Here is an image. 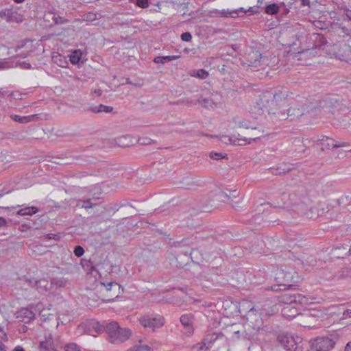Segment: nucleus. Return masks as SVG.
<instances>
[{
  "instance_id": "obj_1",
  "label": "nucleus",
  "mask_w": 351,
  "mask_h": 351,
  "mask_svg": "<svg viewBox=\"0 0 351 351\" xmlns=\"http://www.w3.org/2000/svg\"><path fill=\"white\" fill-rule=\"evenodd\" d=\"M280 101H282L283 105L286 104L287 103L286 97L281 96L280 93H276L270 101L261 98L257 105L263 113L267 112L275 120H285L289 117L298 118L313 110L317 106L316 102L305 97L298 95L291 103V106L286 113L280 109H274V107Z\"/></svg>"
},
{
  "instance_id": "obj_2",
  "label": "nucleus",
  "mask_w": 351,
  "mask_h": 351,
  "mask_svg": "<svg viewBox=\"0 0 351 351\" xmlns=\"http://www.w3.org/2000/svg\"><path fill=\"white\" fill-rule=\"evenodd\" d=\"M311 204L307 190L302 187L291 194L282 193L278 197L275 207L289 209L293 214L300 216Z\"/></svg>"
},
{
  "instance_id": "obj_3",
  "label": "nucleus",
  "mask_w": 351,
  "mask_h": 351,
  "mask_svg": "<svg viewBox=\"0 0 351 351\" xmlns=\"http://www.w3.org/2000/svg\"><path fill=\"white\" fill-rule=\"evenodd\" d=\"M262 313L258 307H252L246 313L245 336L249 339H254L258 334L263 330Z\"/></svg>"
},
{
  "instance_id": "obj_4",
  "label": "nucleus",
  "mask_w": 351,
  "mask_h": 351,
  "mask_svg": "<svg viewBox=\"0 0 351 351\" xmlns=\"http://www.w3.org/2000/svg\"><path fill=\"white\" fill-rule=\"evenodd\" d=\"M106 331L108 340L113 344H121L126 341L132 335V331L128 328H121L119 323L112 321L106 326Z\"/></svg>"
},
{
  "instance_id": "obj_5",
  "label": "nucleus",
  "mask_w": 351,
  "mask_h": 351,
  "mask_svg": "<svg viewBox=\"0 0 351 351\" xmlns=\"http://www.w3.org/2000/svg\"><path fill=\"white\" fill-rule=\"evenodd\" d=\"M138 321L141 326L152 332H154L156 329L162 327L165 323V319L162 315H156L155 317L144 315L141 317Z\"/></svg>"
},
{
  "instance_id": "obj_6",
  "label": "nucleus",
  "mask_w": 351,
  "mask_h": 351,
  "mask_svg": "<svg viewBox=\"0 0 351 351\" xmlns=\"http://www.w3.org/2000/svg\"><path fill=\"white\" fill-rule=\"evenodd\" d=\"M278 298L280 302L287 306L291 304H307L309 301L308 298L300 293H284Z\"/></svg>"
},
{
  "instance_id": "obj_7",
  "label": "nucleus",
  "mask_w": 351,
  "mask_h": 351,
  "mask_svg": "<svg viewBox=\"0 0 351 351\" xmlns=\"http://www.w3.org/2000/svg\"><path fill=\"white\" fill-rule=\"evenodd\" d=\"M183 329L182 334L186 337H191L194 333L195 316L191 313L182 314L180 317Z\"/></svg>"
},
{
  "instance_id": "obj_8",
  "label": "nucleus",
  "mask_w": 351,
  "mask_h": 351,
  "mask_svg": "<svg viewBox=\"0 0 351 351\" xmlns=\"http://www.w3.org/2000/svg\"><path fill=\"white\" fill-rule=\"evenodd\" d=\"M276 279L279 284L277 286L271 287L270 289H267V290L271 289L277 291L279 289L278 287L280 286H282L285 288L286 287H288L289 288L293 287V285L291 284V282H293V275L291 272H287L282 270L279 271L276 274Z\"/></svg>"
},
{
  "instance_id": "obj_9",
  "label": "nucleus",
  "mask_w": 351,
  "mask_h": 351,
  "mask_svg": "<svg viewBox=\"0 0 351 351\" xmlns=\"http://www.w3.org/2000/svg\"><path fill=\"white\" fill-rule=\"evenodd\" d=\"M335 345L334 341L327 337H317L312 343L311 348L315 351H329Z\"/></svg>"
},
{
  "instance_id": "obj_10",
  "label": "nucleus",
  "mask_w": 351,
  "mask_h": 351,
  "mask_svg": "<svg viewBox=\"0 0 351 351\" xmlns=\"http://www.w3.org/2000/svg\"><path fill=\"white\" fill-rule=\"evenodd\" d=\"M101 285L104 287L105 291L108 293L107 300L113 301L114 298H117L121 293V286L119 284L115 282H101Z\"/></svg>"
},
{
  "instance_id": "obj_11",
  "label": "nucleus",
  "mask_w": 351,
  "mask_h": 351,
  "mask_svg": "<svg viewBox=\"0 0 351 351\" xmlns=\"http://www.w3.org/2000/svg\"><path fill=\"white\" fill-rule=\"evenodd\" d=\"M239 192L237 190L231 191L229 192V194H227L225 192H220L219 193V196L221 198V201H228L232 207L237 208L239 207V204L241 202L242 198L239 197Z\"/></svg>"
},
{
  "instance_id": "obj_12",
  "label": "nucleus",
  "mask_w": 351,
  "mask_h": 351,
  "mask_svg": "<svg viewBox=\"0 0 351 351\" xmlns=\"http://www.w3.org/2000/svg\"><path fill=\"white\" fill-rule=\"evenodd\" d=\"M313 142L316 143L319 145H321L322 150L346 146V143H335L334 139L325 136H322V138L313 139Z\"/></svg>"
},
{
  "instance_id": "obj_13",
  "label": "nucleus",
  "mask_w": 351,
  "mask_h": 351,
  "mask_svg": "<svg viewBox=\"0 0 351 351\" xmlns=\"http://www.w3.org/2000/svg\"><path fill=\"white\" fill-rule=\"evenodd\" d=\"M309 40L313 43V45L311 47V49H313L323 47V49L326 51L329 50L328 49L329 45H327V40L322 34L313 33L310 35Z\"/></svg>"
},
{
  "instance_id": "obj_14",
  "label": "nucleus",
  "mask_w": 351,
  "mask_h": 351,
  "mask_svg": "<svg viewBox=\"0 0 351 351\" xmlns=\"http://www.w3.org/2000/svg\"><path fill=\"white\" fill-rule=\"evenodd\" d=\"M34 313L28 308H22L16 313V318L21 322L29 323L34 318Z\"/></svg>"
},
{
  "instance_id": "obj_15",
  "label": "nucleus",
  "mask_w": 351,
  "mask_h": 351,
  "mask_svg": "<svg viewBox=\"0 0 351 351\" xmlns=\"http://www.w3.org/2000/svg\"><path fill=\"white\" fill-rule=\"evenodd\" d=\"M226 335L232 340H237L241 337V326L234 324L226 328L225 330Z\"/></svg>"
},
{
  "instance_id": "obj_16",
  "label": "nucleus",
  "mask_w": 351,
  "mask_h": 351,
  "mask_svg": "<svg viewBox=\"0 0 351 351\" xmlns=\"http://www.w3.org/2000/svg\"><path fill=\"white\" fill-rule=\"evenodd\" d=\"M225 140H228L231 144L235 145H245L246 144H250L252 141H254L256 140V138H241L240 136V134H238V136L236 137L235 136H225Z\"/></svg>"
},
{
  "instance_id": "obj_17",
  "label": "nucleus",
  "mask_w": 351,
  "mask_h": 351,
  "mask_svg": "<svg viewBox=\"0 0 351 351\" xmlns=\"http://www.w3.org/2000/svg\"><path fill=\"white\" fill-rule=\"evenodd\" d=\"M36 290L43 294L49 292L51 289V283L45 278H41L34 282Z\"/></svg>"
},
{
  "instance_id": "obj_18",
  "label": "nucleus",
  "mask_w": 351,
  "mask_h": 351,
  "mask_svg": "<svg viewBox=\"0 0 351 351\" xmlns=\"http://www.w3.org/2000/svg\"><path fill=\"white\" fill-rule=\"evenodd\" d=\"M40 351H58L53 346V339L51 335L46 337L45 341H41L39 344Z\"/></svg>"
},
{
  "instance_id": "obj_19",
  "label": "nucleus",
  "mask_w": 351,
  "mask_h": 351,
  "mask_svg": "<svg viewBox=\"0 0 351 351\" xmlns=\"http://www.w3.org/2000/svg\"><path fill=\"white\" fill-rule=\"evenodd\" d=\"M319 212L317 208L312 206V204L309 207H306L304 213H302L300 216H303L306 219H315L319 217Z\"/></svg>"
},
{
  "instance_id": "obj_20",
  "label": "nucleus",
  "mask_w": 351,
  "mask_h": 351,
  "mask_svg": "<svg viewBox=\"0 0 351 351\" xmlns=\"http://www.w3.org/2000/svg\"><path fill=\"white\" fill-rule=\"evenodd\" d=\"M216 338L214 339H208V338L205 339L202 343L195 344L191 347L192 350L193 351H207L208 350L211 346L213 341H215Z\"/></svg>"
},
{
  "instance_id": "obj_21",
  "label": "nucleus",
  "mask_w": 351,
  "mask_h": 351,
  "mask_svg": "<svg viewBox=\"0 0 351 351\" xmlns=\"http://www.w3.org/2000/svg\"><path fill=\"white\" fill-rule=\"evenodd\" d=\"M248 63L247 65L249 66H254L256 67L260 64L261 54L257 51H252V53L248 54Z\"/></svg>"
},
{
  "instance_id": "obj_22",
  "label": "nucleus",
  "mask_w": 351,
  "mask_h": 351,
  "mask_svg": "<svg viewBox=\"0 0 351 351\" xmlns=\"http://www.w3.org/2000/svg\"><path fill=\"white\" fill-rule=\"evenodd\" d=\"M240 12L242 13L241 16H243L246 13V11L243 8H240L239 9H236L232 11H229V10H223L220 12V14H221V16H226V17L230 16L232 18H236V17H238L240 16L239 15Z\"/></svg>"
},
{
  "instance_id": "obj_23",
  "label": "nucleus",
  "mask_w": 351,
  "mask_h": 351,
  "mask_svg": "<svg viewBox=\"0 0 351 351\" xmlns=\"http://www.w3.org/2000/svg\"><path fill=\"white\" fill-rule=\"evenodd\" d=\"M292 351H307V342L304 341L302 337L296 336L295 343H294Z\"/></svg>"
},
{
  "instance_id": "obj_24",
  "label": "nucleus",
  "mask_w": 351,
  "mask_h": 351,
  "mask_svg": "<svg viewBox=\"0 0 351 351\" xmlns=\"http://www.w3.org/2000/svg\"><path fill=\"white\" fill-rule=\"evenodd\" d=\"M298 311L295 308H292L290 305L285 306L282 309V315L287 319H293L298 315Z\"/></svg>"
},
{
  "instance_id": "obj_25",
  "label": "nucleus",
  "mask_w": 351,
  "mask_h": 351,
  "mask_svg": "<svg viewBox=\"0 0 351 351\" xmlns=\"http://www.w3.org/2000/svg\"><path fill=\"white\" fill-rule=\"evenodd\" d=\"M116 143L121 147H128L132 144V137L129 135L123 136L116 139Z\"/></svg>"
},
{
  "instance_id": "obj_26",
  "label": "nucleus",
  "mask_w": 351,
  "mask_h": 351,
  "mask_svg": "<svg viewBox=\"0 0 351 351\" xmlns=\"http://www.w3.org/2000/svg\"><path fill=\"white\" fill-rule=\"evenodd\" d=\"M52 60L54 63L57 64L59 66L65 68L68 65V62L66 58L58 53H55L52 56Z\"/></svg>"
},
{
  "instance_id": "obj_27",
  "label": "nucleus",
  "mask_w": 351,
  "mask_h": 351,
  "mask_svg": "<svg viewBox=\"0 0 351 351\" xmlns=\"http://www.w3.org/2000/svg\"><path fill=\"white\" fill-rule=\"evenodd\" d=\"M36 117V114L29 115V116H20V115L15 114V115H12L11 118L14 121L19 122L20 123H27L33 121L35 119Z\"/></svg>"
},
{
  "instance_id": "obj_28",
  "label": "nucleus",
  "mask_w": 351,
  "mask_h": 351,
  "mask_svg": "<svg viewBox=\"0 0 351 351\" xmlns=\"http://www.w3.org/2000/svg\"><path fill=\"white\" fill-rule=\"evenodd\" d=\"M38 210V208L36 206H28L19 210L16 212V215L21 216L33 215L37 213Z\"/></svg>"
},
{
  "instance_id": "obj_29",
  "label": "nucleus",
  "mask_w": 351,
  "mask_h": 351,
  "mask_svg": "<svg viewBox=\"0 0 351 351\" xmlns=\"http://www.w3.org/2000/svg\"><path fill=\"white\" fill-rule=\"evenodd\" d=\"M178 58V56H157L154 59V62L156 64H164L176 60Z\"/></svg>"
},
{
  "instance_id": "obj_30",
  "label": "nucleus",
  "mask_w": 351,
  "mask_h": 351,
  "mask_svg": "<svg viewBox=\"0 0 351 351\" xmlns=\"http://www.w3.org/2000/svg\"><path fill=\"white\" fill-rule=\"evenodd\" d=\"M197 103L204 108H213L216 104L213 101L208 98L200 97L197 99Z\"/></svg>"
},
{
  "instance_id": "obj_31",
  "label": "nucleus",
  "mask_w": 351,
  "mask_h": 351,
  "mask_svg": "<svg viewBox=\"0 0 351 351\" xmlns=\"http://www.w3.org/2000/svg\"><path fill=\"white\" fill-rule=\"evenodd\" d=\"M82 58V52L80 50L73 51L69 56L70 62L73 64H77L80 62Z\"/></svg>"
},
{
  "instance_id": "obj_32",
  "label": "nucleus",
  "mask_w": 351,
  "mask_h": 351,
  "mask_svg": "<svg viewBox=\"0 0 351 351\" xmlns=\"http://www.w3.org/2000/svg\"><path fill=\"white\" fill-rule=\"evenodd\" d=\"M290 334L288 333H282L279 334L277 337L278 341L280 343V344L286 349V345L289 344V337H290Z\"/></svg>"
},
{
  "instance_id": "obj_33",
  "label": "nucleus",
  "mask_w": 351,
  "mask_h": 351,
  "mask_svg": "<svg viewBox=\"0 0 351 351\" xmlns=\"http://www.w3.org/2000/svg\"><path fill=\"white\" fill-rule=\"evenodd\" d=\"M112 110H113L112 107L107 106H105L103 104H100L99 106L91 109V110L93 112H96V113L101 112H110L112 111Z\"/></svg>"
},
{
  "instance_id": "obj_34",
  "label": "nucleus",
  "mask_w": 351,
  "mask_h": 351,
  "mask_svg": "<svg viewBox=\"0 0 351 351\" xmlns=\"http://www.w3.org/2000/svg\"><path fill=\"white\" fill-rule=\"evenodd\" d=\"M279 10V7L276 3H271L265 7V12L268 14H275L278 13Z\"/></svg>"
},
{
  "instance_id": "obj_35",
  "label": "nucleus",
  "mask_w": 351,
  "mask_h": 351,
  "mask_svg": "<svg viewBox=\"0 0 351 351\" xmlns=\"http://www.w3.org/2000/svg\"><path fill=\"white\" fill-rule=\"evenodd\" d=\"M13 15L14 12L11 10L2 11L0 12V17L5 19L8 23L13 21Z\"/></svg>"
},
{
  "instance_id": "obj_36",
  "label": "nucleus",
  "mask_w": 351,
  "mask_h": 351,
  "mask_svg": "<svg viewBox=\"0 0 351 351\" xmlns=\"http://www.w3.org/2000/svg\"><path fill=\"white\" fill-rule=\"evenodd\" d=\"M332 47L334 48V50L332 53H330V54L335 56L336 57H339L341 60H344L343 58V55L339 51H337V49H339V48H341V47H343V49L346 48L347 47L346 45H343V46H341L340 44L336 43V44L333 45Z\"/></svg>"
},
{
  "instance_id": "obj_37",
  "label": "nucleus",
  "mask_w": 351,
  "mask_h": 351,
  "mask_svg": "<svg viewBox=\"0 0 351 351\" xmlns=\"http://www.w3.org/2000/svg\"><path fill=\"white\" fill-rule=\"evenodd\" d=\"M343 250L345 252L342 254L338 255L339 258H344L348 257V256L351 255V245H342L341 247H339L337 249V250Z\"/></svg>"
},
{
  "instance_id": "obj_38",
  "label": "nucleus",
  "mask_w": 351,
  "mask_h": 351,
  "mask_svg": "<svg viewBox=\"0 0 351 351\" xmlns=\"http://www.w3.org/2000/svg\"><path fill=\"white\" fill-rule=\"evenodd\" d=\"M234 122L235 123V125L237 126L238 128H246V129L251 128L250 124L245 121L234 119ZM252 128L256 129V128H254V127H252Z\"/></svg>"
},
{
  "instance_id": "obj_39",
  "label": "nucleus",
  "mask_w": 351,
  "mask_h": 351,
  "mask_svg": "<svg viewBox=\"0 0 351 351\" xmlns=\"http://www.w3.org/2000/svg\"><path fill=\"white\" fill-rule=\"evenodd\" d=\"M129 351H152L151 348L147 345L138 344L134 346Z\"/></svg>"
},
{
  "instance_id": "obj_40",
  "label": "nucleus",
  "mask_w": 351,
  "mask_h": 351,
  "mask_svg": "<svg viewBox=\"0 0 351 351\" xmlns=\"http://www.w3.org/2000/svg\"><path fill=\"white\" fill-rule=\"evenodd\" d=\"M208 73L204 69H199L197 71H194V73L192 76L197 77L199 79H205L208 77Z\"/></svg>"
},
{
  "instance_id": "obj_41",
  "label": "nucleus",
  "mask_w": 351,
  "mask_h": 351,
  "mask_svg": "<svg viewBox=\"0 0 351 351\" xmlns=\"http://www.w3.org/2000/svg\"><path fill=\"white\" fill-rule=\"evenodd\" d=\"M65 351H81L80 347L75 343H70L65 346Z\"/></svg>"
},
{
  "instance_id": "obj_42",
  "label": "nucleus",
  "mask_w": 351,
  "mask_h": 351,
  "mask_svg": "<svg viewBox=\"0 0 351 351\" xmlns=\"http://www.w3.org/2000/svg\"><path fill=\"white\" fill-rule=\"evenodd\" d=\"M289 344L288 345H286V350H289V351H292L293 350V348L294 346V343H295V341H296V336H293V335H290V337H289Z\"/></svg>"
},
{
  "instance_id": "obj_43",
  "label": "nucleus",
  "mask_w": 351,
  "mask_h": 351,
  "mask_svg": "<svg viewBox=\"0 0 351 351\" xmlns=\"http://www.w3.org/2000/svg\"><path fill=\"white\" fill-rule=\"evenodd\" d=\"M53 21H54L55 24H63L69 22L67 19H65L60 16H56V14H53Z\"/></svg>"
},
{
  "instance_id": "obj_44",
  "label": "nucleus",
  "mask_w": 351,
  "mask_h": 351,
  "mask_svg": "<svg viewBox=\"0 0 351 351\" xmlns=\"http://www.w3.org/2000/svg\"><path fill=\"white\" fill-rule=\"evenodd\" d=\"M226 154H223L221 152H211L210 154V157L214 160H219V159H221V158H226Z\"/></svg>"
},
{
  "instance_id": "obj_45",
  "label": "nucleus",
  "mask_w": 351,
  "mask_h": 351,
  "mask_svg": "<svg viewBox=\"0 0 351 351\" xmlns=\"http://www.w3.org/2000/svg\"><path fill=\"white\" fill-rule=\"evenodd\" d=\"M97 19V14L93 12H88L84 16V20L86 21H93Z\"/></svg>"
},
{
  "instance_id": "obj_46",
  "label": "nucleus",
  "mask_w": 351,
  "mask_h": 351,
  "mask_svg": "<svg viewBox=\"0 0 351 351\" xmlns=\"http://www.w3.org/2000/svg\"><path fill=\"white\" fill-rule=\"evenodd\" d=\"M79 202H82V207L87 209V208H91L94 207V204L90 202V199H88L86 200H80Z\"/></svg>"
},
{
  "instance_id": "obj_47",
  "label": "nucleus",
  "mask_w": 351,
  "mask_h": 351,
  "mask_svg": "<svg viewBox=\"0 0 351 351\" xmlns=\"http://www.w3.org/2000/svg\"><path fill=\"white\" fill-rule=\"evenodd\" d=\"M73 252L77 257H81L84 253V250L82 246L77 245L75 247Z\"/></svg>"
},
{
  "instance_id": "obj_48",
  "label": "nucleus",
  "mask_w": 351,
  "mask_h": 351,
  "mask_svg": "<svg viewBox=\"0 0 351 351\" xmlns=\"http://www.w3.org/2000/svg\"><path fill=\"white\" fill-rule=\"evenodd\" d=\"M153 141L147 137H141L138 139V143L143 145H151Z\"/></svg>"
},
{
  "instance_id": "obj_49",
  "label": "nucleus",
  "mask_w": 351,
  "mask_h": 351,
  "mask_svg": "<svg viewBox=\"0 0 351 351\" xmlns=\"http://www.w3.org/2000/svg\"><path fill=\"white\" fill-rule=\"evenodd\" d=\"M51 286L55 285L59 287H64V282L60 279L53 278L51 280Z\"/></svg>"
},
{
  "instance_id": "obj_50",
  "label": "nucleus",
  "mask_w": 351,
  "mask_h": 351,
  "mask_svg": "<svg viewBox=\"0 0 351 351\" xmlns=\"http://www.w3.org/2000/svg\"><path fill=\"white\" fill-rule=\"evenodd\" d=\"M92 327L96 330L97 332H101L104 330V326L101 325L97 322H94L92 323Z\"/></svg>"
},
{
  "instance_id": "obj_51",
  "label": "nucleus",
  "mask_w": 351,
  "mask_h": 351,
  "mask_svg": "<svg viewBox=\"0 0 351 351\" xmlns=\"http://www.w3.org/2000/svg\"><path fill=\"white\" fill-rule=\"evenodd\" d=\"M343 276L345 277H351V264L342 269Z\"/></svg>"
},
{
  "instance_id": "obj_52",
  "label": "nucleus",
  "mask_w": 351,
  "mask_h": 351,
  "mask_svg": "<svg viewBox=\"0 0 351 351\" xmlns=\"http://www.w3.org/2000/svg\"><path fill=\"white\" fill-rule=\"evenodd\" d=\"M181 39L185 42H189L192 39V36L189 32H184L181 35Z\"/></svg>"
},
{
  "instance_id": "obj_53",
  "label": "nucleus",
  "mask_w": 351,
  "mask_h": 351,
  "mask_svg": "<svg viewBox=\"0 0 351 351\" xmlns=\"http://www.w3.org/2000/svg\"><path fill=\"white\" fill-rule=\"evenodd\" d=\"M136 4L142 8H146L149 6L148 0H137Z\"/></svg>"
},
{
  "instance_id": "obj_54",
  "label": "nucleus",
  "mask_w": 351,
  "mask_h": 351,
  "mask_svg": "<svg viewBox=\"0 0 351 351\" xmlns=\"http://www.w3.org/2000/svg\"><path fill=\"white\" fill-rule=\"evenodd\" d=\"M9 97L14 99H21V93L18 91H14L9 94Z\"/></svg>"
},
{
  "instance_id": "obj_55",
  "label": "nucleus",
  "mask_w": 351,
  "mask_h": 351,
  "mask_svg": "<svg viewBox=\"0 0 351 351\" xmlns=\"http://www.w3.org/2000/svg\"><path fill=\"white\" fill-rule=\"evenodd\" d=\"M27 40H21L20 42V43L15 47V51H17L19 49L24 47L25 45L27 44Z\"/></svg>"
},
{
  "instance_id": "obj_56",
  "label": "nucleus",
  "mask_w": 351,
  "mask_h": 351,
  "mask_svg": "<svg viewBox=\"0 0 351 351\" xmlns=\"http://www.w3.org/2000/svg\"><path fill=\"white\" fill-rule=\"evenodd\" d=\"M46 237L48 239H54V240H56V241L60 239V236L58 235V234H47L46 235Z\"/></svg>"
},
{
  "instance_id": "obj_57",
  "label": "nucleus",
  "mask_w": 351,
  "mask_h": 351,
  "mask_svg": "<svg viewBox=\"0 0 351 351\" xmlns=\"http://www.w3.org/2000/svg\"><path fill=\"white\" fill-rule=\"evenodd\" d=\"M35 280L34 278H25V282L28 284L29 286H30L31 287H35V285H34V282H35Z\"/></svg>"
},
{
  "instance_id": "obj_58",
  "label": "nucleus",
  "mask_w": 351,
  "mask_h": 351,
  "mask_svg": "<svg viewBox=\"0 0 351 351\" xmlns=\"http://www.w3.org/2000/svg\"><path fill=\"white\" fill-rule=\"evenodd\" d=\"M339 247H335L334 250H333V252H334V254L336 255V257L339 258L338 257V255L339 254H342L345 252V251L343 250H337V248H339Z\"/></svg>"
},
{
  "instance_id": "obj_59",
  "label": "nucleus",
  "mask_w": 351,
  "mask_h": 351,
  "mask_svg": "<svg viewBox=\"0 0 351 351\" xmlns=\"http://www.w3.org/2000/svg\"><path fill=\"white\" fill-rule=\"evenodd\" d=\"M21 65V67L25 69H29L31 68V64L26 62H23Z\"/></svg>"
},
{
  "instance_id": "obj_60",
  "label": "nucleus",
  "mask_w": 351,
  "mask_h": 351,
  "mask_svg": "<svg viewBox=\"0 0 351 351\" xmlns=\"http://www.w3.org/2000/svg\"><path fill=\"white\" fill-rule=\"evenodd\" d=\"M7 225V221L5 218L0 217V227H3Z\"/></svg>"
},
{
  "instance_id": "obj_61",
  "label": "nucleus",
  "mask_w": 351,
  "mask_h": 351,
  "mask_svg": "<svg viewBox=\"0 0 351 351\" xmlns=\"http://www.w3.org/2000/svg\"><path fill=\"white\" fill-rule=\"evenodd\" d=\"M301 4L303 6H310V0H301Z\"/></svg>"
},
{
  "instance_id": "obj_62",
  "label": "nucleus",
  "mask_w": 351,
  "mask_h": 351,
  "mask_svg": "<svg viewBox=\"0 0 351 351\" xmlns=\"http://www.w3.org/2000/svg\"><path fill=\"white\" fill-rule=\"evenodd\" d=\"M315 25L317 27H319L321 29L323 28V26H322V23L320 21H315Z\"/></svg>"
},
{
  "instance_id": "obj_63",
  "label": "nucleus",
  "mask_w": 351,
  "mask_h": 351,
  "mask_svg": "<svg viewBox=\"0 0 351 351\" xmlns=\"http://www.w3.org/2000/svg\"><path fill=\"white\" fill-rule=\"evenodd\" d=\"M13 351H25V350L22 346H18L14 348Z\"/></svg>"
},
{
  "instance_id": "obj_64",
  "label": "nucleus",
  "mask_w": 351,
  "mask_h": 351,
  "mask_svg": "<svg viewBox=\"0 0 351 351\" xmlns=\"http://www.w3.org/2000/svg\"><path fill=\"white\" fill-rule=\"evenodd\" d=\"M345 351H351V341L347 343L345 348Z\"/></svg>"
}]
</instances>
